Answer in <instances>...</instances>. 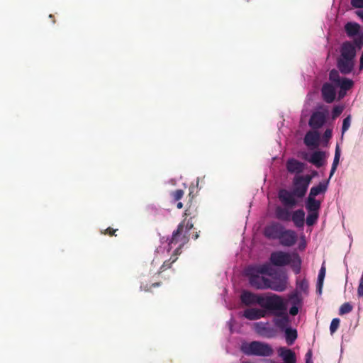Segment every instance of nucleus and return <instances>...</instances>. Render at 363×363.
I'll use <instances>...</instances> for the list:
<instances>
[{"instance_id": "1", "label": "nucleus", "mask_w": 363, "mask_h": 363, "mask_svg": "<svg viewBox=\"0 0 363 363\" xmlns=\"http://www.w3.org/2000/svg\"><path fill=\"white\" fill-rule=\"evenodd\" d=\"M312 180V176L296 175L293 179L292 191L281 189L279 191V199L284 206L294 208L297 205L295 197L303 198L308 190V186Z\"/></svg>"}, {"instance_id": "2", "label": "nucleus", "mask_w": 363, "mask_h": 363, "mask_svg": "<svg viewBox=\"0 0 363 363\" xmlns=\"http://www.w3.org/2000/svg\"><path fill=\"white\" fill-rule=\"evenodd\" d=\"M240 298L241 303L246 306L257 304L266 310L279 308V304L276 301L279 298V295L276 294H259L244 290L242 291Z\"/></svg>"}, {"instance_id": "3", "label": "nucleus", "mask_w": 363, "mask_h": 363, "mask_svg": "<svg viewBox=\"0 0 363 363\" xmlns=\"http://www.w3.org/2000/svg\"><path fill=\"white\" fill-rule=\"evenodd\" d=\"M192 228V223H187L185 226L184 223L182 222L179 224L177 230L173 232L168 245L169 250L176 245H179L174 250V254L176 255L180 253L182 247L189 241V230Z\"/></svg>"}, {"instance_id": "4", "label": "nucleus", "mask_w": 363, "mask_h": 363, "mask_svg": "<svg viewBox=\"0 0 363 363\" xmlns=\"http://www.w3.org/2000/svg\"><path fill=\"white\" fill-rule=\"evenodd\" d=\"M240 350L247 356L270 357L274 352L270 345L256 340L243 342L240 346Z\"/></svg>"}, {"instance_id": "5", "label": "nucleus", "mask_w": 363, "mask_h": 363, "mask_svg": "<svg viewBox=\"0 0 363 363\" xmlns=\"http://www.w3.org/2000/svg\"><path fill=\"white\" fill-rule=\"evenodd\" d=\"M279 304V308H269L267 311L273 312L275 316L274 323L280 330H284L289 323V318L286 313L287 306L283 298L279 296V298L276 301Z\"/></svg>"}, {"instance_id": "6", "label": "nucleus", "mask_w": 363, "mask_h": 363, "mask_svg": "<svg viewBox=\"0 0 363 363\" xmlns=\"http://www.w3.org/2000/svg\"><path fill=\"white\" fill-rule=\"evenodd\" d=\"M246 275L249 278V283L253 288L259 290L269 289V279L256 273L253 269H247Z\"/></svg>"}, {"instance_id": "7", "label": "nucleus", "mask_w": 363, "mask_h": 363, "mask_svg": "<svg viewBox=\"0 0 363 363\" xmlns=\"http://www.w3.org/2000/svg\"><path fill=\"white\" fill-rule=\"evenodd\" d=\"M269 261L276 267L286 266L291 263V255L282 251L273 252L270 255Z\"/></svg>"}, {"instance_id": "8", "label": "nucleus", "mask_w": 363, "mask_h": 363, "mask_svg": "<svg viewBox=\"0 0 363 363\" xmlns=\"http://www.w3.org/2000/svg\"><path fill=\"white\" fill-rule=\"evenodd\" d=\"M269 289L277 292L284 291L288 286V277L286 274H282L269 279Z\"/></svg>"}, {"instance_id": "9", "label": "nucleus", "mask_w": 363, "mask_h": 363, "mask_svg": "<svg viewBox=\"0 0 363 363\" xmlns=\"http://www.w3.org/2000/svg\"><path fill=\"white\" fill-rule=\"evenodd\" d=\"M328 116V111H315L311 116L308 121L309 126L313 130L320 128L326 122Z\"/></svg>"}, {"instance_id": "10", "label": "nucleus", "mask_w": 363, "mask_h": 363, "mask_svg": "<svg viewBox=\"0 0 363 363\" xmlns=\"http://www.w3.org/2000/svg\"><path fill=\"white\" fill-rule=\"evenodd\" d=\"M284 229V225L280 223L272 222L264 228V235L268 239L278 240Z\"/></svg>"}, {"instance_id": "11", "label": "nucleus", "mask_w": 363, "mask_h": 363, "mask_svg": "<svg viewBox=\"0 0 363 363\" xmlns=\"http://www.w3.org/2000/svg\"><path fill=\"white\" fill-rule=\"evenodd\" d=\"M297 239V234L294 230L284 228L278 240L282 246L291 247L296 244Z\"/></svg>"}, {"instance_id": "12", "label": "nucleus", "mask_w": 363, "mask_h": 363, "mask_svg": "<svg viewBox=\"0 0 363 363\" xmlns=\"http://www.w3.org/2000/svg\"><path fill=\"white\" fill-rule=\"evenodd\" d=\"M266 309L258 308H249L243 311L242 316L250 320H258L264 318L267 315Z\"/></svg>"}, {"instance_id": "13", "label": "nucleus", "mask_w": 363, "mask_h": 363, "mask_svg": "<svg viewBox=\"0 0 363 363\" xmlns=\"http://www.w3.org/2000/svg\"><path fill=\"white\" fill-rule=\"evenodd\" d=\"M267 323H255V332L260 336L272 338L276 335V331L274 328L267 326Z\"/></svg>"}, {"instance_id": "14", "label": "nucleus", "mask_w": 363, "mask_h": 363, "mask_svg": "<svg viewBox=\"0 0 363 363\" xmlns=\"http://www.w3.org/2000/svg\"><path fill=\"white\" fill-rule=\"evenodd\" d=\"M321 94L323 99L326 103H332L335 99L336 91L335 87L330 83L323 84L321 88Z\"/></svg>"}, {"instance_id": "15", "label": "nucleus", "mask_w": 363, "mask_h": 363, "mask_svg": "<svg viewBox=\"0 0 363 363\" xmlns=\"http://www.w3.org/2000/svg\"><path fill=\"white\" fill-rule=\"evenodd\" d=\"M354 65V60L339 57L337 61V67L343 74L351 73L353 70Z\"/></svg>"}, {"instance_id": "16", "label": "nucleus", "mask_w": 363, "mask_h": 363, "mask_svg": "<svg viewBox=\"0 0 363 363\" xmlns=\"http://www.w3.org/2000/svg\"><path fill=\"white\" fill-rule=\"evenodd\" d=\"M320 134L315 130H309L305 135L303 142L308 147H317L319 145Z\"/></svg>"}, {"instance_id": "17", "label": "nucleus", "mask_w": 363, "mask_h": 363, "mask_svg": "<svg viewBox=\"0 0 363 363\" xmlns=\"http://www.w3.org/2000/svg\"><path fill=\"white\" fill-rule=\"evenodd\" d=\"M286 166L289 173H296L297 174L303 172L305 168L304 163L293 158L287 160Z\"/></svg>"}, {"instance_id": "18", "label": "nucleus", "mask_w": 363, "mask_h": 363, "mask_svg": "<svg viewBox=\"0 0 363 363\" xmlns=\"http://www.w3.org/2000/svg\"><path fill=\"white\" fill-rule=\"evenodd\" d=\"M340 57L354 60L356 54L354 46L350 42H345L341 47Z\"/></svg>"}, {"instance_id": "19", "label": "nucleus", "mask_w": 363, "mask_h": 363, "mask_svg": "<svg viewBox=\"0 0 363 363\" xmlns=\"http://www.w3.org/2000/svg\"><path fill=\"white\" fill-rule=\"evenodd\" d=\"M291 220L297 228H303L305 221V212L303 209H298L291 214Z\"/></svg>"}, {"instance_id": "20", "label": "nucleus", "mask_w": 363, "mask_h": 363, "mask_svg": "<svg viewBox=\"0 0 363 363\" xmlns=\"http://www.w3.org/2000/svg\"><path fill=\"white\" fill-rule=\"evenodd\" d=\"M286 207L277 206L275 208V216L279 220L288 222L291 220L292 213Z\"/></svg>"}, {"instance_id": "21", "label": "nucleus", "mask_w": 363, "mask_h": 363, "mask_svg": "<svg viewBox=\"0 0 363 363\" xmlns=\"http://www.w3.org/2000/svg\"><path fill=\"white\" fill-rule=\"evenodd\" d=\"M328 183L329 180L320 182L317 186H313L310 190L308 196L315 198L316 196L320 194H325L328 189Z\"/></svg>"}, {"instance_id": "22", "label": "nucleus", "mask_w": 363, "mask_h": 363, "mask_svg": "<svg viewBox=\"0 0 363 363\" xmlns=\"http://www.w3.org/2000/svg\"><path fill=\"white\" fill-rule=\"evenodd\" d=\"M321 206V202L316 200L315 198L308 196L306 201V208L308 212L318 213Z\"/></svg>"}, {"instance_id": "23", "label": "nucleus", "mask_w": 363, "mask_h": 363, "mask_svg": "<svg viewBox=\"0 0 363 363\" xmlns=\"http://www.w3.org/2000/svg\"><path fill=\"white\" fill-rule=\"evenodd\" d=\"M324 158V152L321 151L314 152L308 160L309 162L319 168L323 166V160Z\"/></svg>"}, {"instance_id": "24", "label": "nucleus", "mask_w": 363, "mask_h": 363, "mask_svg": "<svg viewBox=\"0 0 363 363\" xmlns=\"http://www.w3.org/2000/svg\"><path fill=\"white\" fill-rule=\"evenodd\" d=\"M360 29V26L357 23L348 22L345 26V30L350 37L357 35Z\"/></svg>"}, {"instance_id": "25", "label": "nucleus", "mask_w": 363, "mask_h": 363, "mask_svg": "<svg viewBox=\"0 0 363 363\" xmlns=\"http://www.w3.org/2000/svg\"><path fill=\"white\" fill-rule=\"evenodd\" d=\"M285 339L288 345H291L294 343L298 337L297 330L291 328H286L284 330Z\"/></svg>"}, {"instance_id": "26", "label": "nucleus", "mask_w": 363, "mask_h": 363, "mask_svg": "<svg viewBox=\"0 0 363 363\" xmlns=\"http://www.w3.org/2000/svg\"><path fill=\"white\" fill-rule=\"evenodd\" d=\"M289 264H291V267L296 274L301 272V260L298 254L294 253L291 255V262Z\"/></svg>"}, {"instance_id": "27", "label": "nucleus", "mask_w": 363, "mask_h": 363, "mask_svg": "<svg viewBox=\"0 0 363 363\" xmlns=\"http://www.w3.org/2000/svg\"><path fill=\"white\" fill-rule=\"evenodd\" d=\"M161 285V282L159 281H148L145 277L140 281V289L145 291H149L152 287H157Z\"/></svg>"}, {"instance_id": "28", "label": "nucleus", "mask_w": 363, "mask_h": 363, "mask_svg": "<svg viewBox=\"0 0 363 363\" xmlns=\"http://www.w3.org/2000/svg\"><path fill=\"white\" fill-rule=\"evenodd\" d=\"M248 269H253V271L259 274L272 275L270 272V267L268 263L262 265L249 267Z\"/></svg>"}, {"instance_id": "29", "label": "nucleus", "mask_w": 363, "mask_h": 363, "mask_svg": "<svg viewBox=\"0 0 363 363\" xmlns=\"http://www.w3.org/2000/svg\"><path fill=\"white\" fill-rule=\"evenodd\" d=\"M354 85V82L352 79L343 77L340 82L337 84L336 86L340 88V92L342 91H347L350 89Z\"/></svg>"}, {"instance_id": "30", "label": "nucleus", "mask_w": 363, "mask_h": 363, "mask_svg": "<svg viewBox=\"0 0 363 363\" xmlns=\"http://www.w3.org/2000/svg\"><path fill=\"white\" fill-rule=\"evenodd\" d=\"M326 273V269L325 266L323 264L318 277V281H317V291L319 294H321L322 292V288L323 285V281Z\"/></svg>"}, {"instance_id": "31", "label": "nucleus", "mask_w": 363, "mask_h": 363, "mask_svg": "<svg viewBox=\"0 0 363 363\" xmlns=\"http://www.w3.org/2000/svg\"><path fill=\"white\" fill-rule=\"evenodd\" d=\"M319 216V213L316 212H308V214L306 217V224L308 226H312L316 223L318 218Z\"/></svg>"}, {"instance_id": "32", "label": "nucleus", "mask_w": 363, "mask_h": 363, "mask_svg": "<svg viewBox=\"0 0 363 363\" xmlns=\"http://www.w3.org/2000/svg\"><path fill=\"white\" fill-rule=\"evenodd\" d=\"M342 78L340 77L339 72L335 69H333L330 70L329 73V79L330 82H332L333 84H335V86L340 82V80Z\"/></svg>"}, {"instance_id": "33", "label": "nucleus", "mask_w": 363, "mask_h": 363, "mask_svg": "<svg viewBox=\"0 0 363 363\" xmlns=\"http://www.w3.org/2000/svg\"><path fill=\"white\" fill-rule=\"evenodd\" d=\"M176 256L177 255L174 254L173 256L170 257L169 259L164 261L163 264L161 266L160 271L158 272V274H160L162 272L167 269H169L171 267L172 264L174 263L177 259V257Z\"/></svg>"}, {"instance_id": "34", "label": "nucleus", "mask_w": 363, "mask_h": 363, "mask_svg": "<svg viewBox=\"0 0 363 363\" xmlns=\"http://www.w3.org/2000/svg\"><path fill=\"white\" fill-rule=\"evenodd\" d=\"M296 286L297 289H299L302 292H306L308 289V282L306 279L296 280Z\"/></svg>"}, {"instance_id": "35", "label": "nucleus", "mask_w": 363, "mask_h": 363, "mask_svg": "<svg viewBox=\"0 0 363 363\" xmlns=\"http://www.w3.org/2000/svg\"><path fill=\"white\" fill-rule=\"evenodd\" d=\"M289 298L290 301L292 303V304L296 305V306L300 305L302 301L301 297L300 296V295L298 294V293L297 291H294V292L291 293L289 296Z\"/></svg>"}, {"instance_id": "36", "label": "nucleus", "mask_w": 363, "mask_h": 363, "mask_svg": "<svg viewBox=\"0 0 363 363\" xmlns=\"http://www.w3.org/2000/svg\"><path fill=\"white\" fill-rule=\"evenodd\" d=\"M353 309V306L349 303H343L339 309V315H342L350 313Z\"/></svg>"}, {"instance_id": "37", "label": "nucleus", "mask_w": 363, "mask_h": 363, "mask_svg": "<svg viewBox=\"0 0 363 363\" xmlns=\"http://www.w3.org/2000/svg\"><path fill=\"white\" fill-rule=\"evenodd\" d=\"M184 192L182 189H177L171 193L172 199L174 201H178L183 197Z\"/></svg>"}, {"instance_id": "38", "label": "nucleus", "mask_w": 363, "mask_h": 363, "mask_svg": "<svg viewBox=\"0 0 363 363\" xmlns=\"http://www.w3.org/2000/svg\"><path fill=\"white\" fill-rule=\"evenodd\" d=\"M350 124H351V116L349 115L343 120L342 126V135H343L345 133V132H346L349 129Z\"/></svg>"}, {"instance_id": "39", "label": "nucleus", "mask_w": 363, "mask_h": 363, "mask_svg": "<svg viewBox=\"0 0 363 363\" xmlns=\"http://www.w3.org/2000/svg\"><path fill=\"white\" fill-rule=\"evenodd\" d=\"M340 322V319L337 318H333L332 320L330 325V331L331 334H333L334 333L336 332V330L339 328Z\"/></svg>"}, {"instance_id": "40", "label": "nucleus", "mask_w": 363, "mask_h": 363, "mask_svg": "<svg viewBox=\"0 0 363 363\" xmlns=\"http://www.w3.org/2000/svg\"><path fill=\"white\" fill-rule=\"evenodd\" d=\"M340 150L338 145H337L332 166H334L336 167H337L339 160H340Z\"/></svg>"}, {"instance_id": "41", "label": "nucleus", "mask_w": 363, "mask_h": 363, "mask_svg": "<svg viewBox=\"0 0 363 363\" xmlns=\"http://www.w3.org/2000/svg\"><path fill=\"white\" fill-rule=\"evenodd\" d=\"M342 107L338 106H335L332 111V118L333 119L337 118L342 113Z\"/></svg>"}, {"instance_id": "42", "label": "nucleus", "mask_w": 363, "mask_h": 363, "mask_svg": "<svg viewBox=\"0 0 363 363\" xmlns=\"http://www.w3.org/2000/svg\"><path fill=\"white\" fill-rule=\"evenodd\" d=\"M357 295L359 297L363 296V272L360 278L359 286L357 288Z\"/></svg>"}, {"instance_id": "43", "label": "nucleus", "mask_w": 363, "mask_h": 363, "mask_svg": "<svg viewBox=\"0 0 363 363\" xmlns=\"http://www.w3.org/2000/svg\"><path fill=\"white\" fill-rule=\"evenodd\" d=\"M351 5L357 9L363 8V0H351Z\"/></svg>"}, {"instance_id": "44", "label": "nucleus", "mask_w": 363, "mask_h": 363, "mask_svg": "<svg viewBox=\"0 0 363 363\" xmlns=\"http://www.w3.org/2000/svg\"><path fill=\"white\" fill-rule=\"evenodd\" d=\"M298 313V308L297 307V306L296 305H293V306H291L289 309V313L291 315H297Z\"/></svg>"}, {"instance_id": "45", "label": "nucleus", "mask_w": 363, "mask_h": 363, "mask_svg": "<svg viewBox=\"0 0 363 363\" xmlns=\"http://www.w3.org/2000/svg\"><path fill=\"white\" fill-rule=\"evenodd\" d=\"M306 363H313L312 361V351L311 350L306 354Z\"/></svg>"}, {"instance_id": "46", "label": "nucleus", "mask_w": 363, "mask_h": 363, "mask_svg": "<svg viewBox=\"0 0 363 363\" xmlns=\"http://www.w3.org/2000/svg\"><path fill=\"white\" fill-rule=\"evenodd\" d=\"M332 137V130L330 129H327L324 132L323 138L325 140H329Z\"/></svg>"}, {"instance_id": "47", "label": "nucleus", "mask_w": 363, "mask_h": 363, "mask_svg": "<svg viewBox=\"0 0 363 363\" xmlns=\"http://www.w3.org/2000/svg\"><path fill=\"white\" fill-rule=\"evenodd\" d=\"M116 230H114L111 228H108L105 231V234H108L110 236L116 235L115 233Z\"/></svg>"}, {"instance_id": "48", "label": "nucleus", "mask_w": 363, "mask_h": 363, "mask_svg": "<svg viewBox=\"0 0 363 363\" xmlns=\"http://www.w3.org/2000/svg\"><path fill=\"white\" fill-rule=\"evenodd\" d=\"M336 169H337V167H336L332 166L331 169H330V177H329L328 180H329V179L333 177V174L335 173V172Z\"/></svg>"}, {"instance_id": "49", "label": "nucleus", "mask_w": 363, "mask_h": 363, "mask_svg": "<svg viewBox=\"0 0 363 363\" xmlns=\"http://www.w3.org/2000/svg\"><path fill=\"white\" fill-rule=\"evenodd\" d=\"M359 69H363V51L360 57Z\"/></svg>"}, {"instance_id": "50", "label": "nucleus", "mask_w": 363, "mask_h": 363, "mask_svg": "<svg viewBox=\"0 0 363 363\" xmlns=\"http://www.w3.org/2000/svg\"><path fill=\"white\" fill-rule=\"evenodd\" d=\"M177 208H179V209L182 208V207H183V203H182V202H178V203H177Z\"/></svg>"}, {"instance_id": "51", "label": "nucleus", "mask_w": 363, "mask_h": 363, "mask_svg": "<svg viewBox=\"0 0 363 363\" xmlns=\"http://www.w3.org/2000/svg\"><path fill=\"white\" fill-rule=\"evenodd\" d=\"M316 174H317V172L313 171L312 174H311L312 176V178L313 177V176L316 175Z\"/></svg>"}]
</instances>
